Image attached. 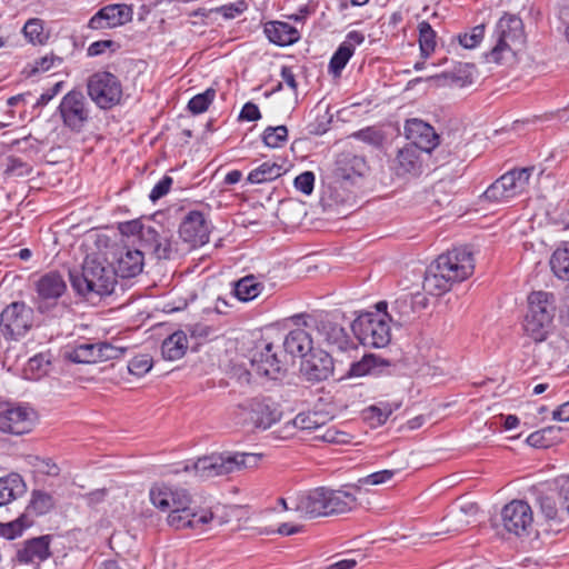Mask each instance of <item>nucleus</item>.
Returning a JSON list of instances; mask_svg holds the SVG:
<instances>
[{
	"mask_svg": "<svg viewBox=\"0 0 569 569\" xmlns=\"http://www.w3.org/2000/svg\"><path fill=\"white\" fill-rule=\"evenodd\" d=\"M31 171H32V168L28 163L22 161L20 158L12 157L9 159L7 172L19 176V177H23V176H28Z\"/></svg>",
	"mask_w": 569,
	"mask_h": 569,
	"instance_id": "obj_59",
	"label": "nucleus"
},
{
	"mask_svg": "<svg viewBox=\"0 0 569 569\" xmlns=\"http://www.w3.org/2000/svg\"><path fill=\"white\" fill-rule=\"evenodd\" d=\"M389 360L375 353H366L358 360V377L371 373H382L383 369L390 367Z\"/></svg>",
	"mask_w": 569,
	"mask_h": 569,
	"instance_id": "obj_39",
	"label": "nucleus"
},
{
	"mask_svg": "<svg viewBox=\"0 0 569 569\" xmlns=\"http://www.w3.org/2000/svg\"><path fill=\"white\" fill-rule=\"evenodd\" d=\"M288 139V129L286 126L268 127L264 129L262 140L269 148H280Z\"/></svg>",
	"mask_w": 569,
	"mask_h": 569,
	"instance_id": "obj_47",
	"label": "nucleus"
},
{
	"mask_svg": "<svg viewBox=\"0 0 569 569\" xmlns=\"http://www.w3.org/2000/svg\"><path fill=\"white\" fill-rule=\"evenodd\" d=\"M172 182H173V180L171 177L163 176L162 179L160 181H158L156 183V186L152 188V190L150 191L149 199L152 202H156L159 199H161L162 197H164L169 192V190L172 186Z\"/></svg>",
	"mask_w": 569,
	"mask_h": 569,
	"instance_id": "obj_57",
	"label": "nucleus"
},
{
	"mask_svg": "<svg viewBox=\"0 0 569 569\" xmlns=\"http://www.w3.org/2000/svg\"><path fill=\"white\" fill-rule=\"evenodd\" d=\"M358 140L371 146L375 149H381L386 140V133L380 127L371 126L358 130Z\"/></svg>",
	"mask_w": 569,
	"mask_h": 569,
	"instance_id": "obj_45",
	"label": "nucleus"
},
{
	"mask_svg": "<svg viewBox=\"0 0 569 569\" xmlns=\"http://www.w3.org/2000/svg\"><path fill=\"white\" fill-rule=\"evenodd\" d=\"M26 492V483L22 478L12 473L0 478V507L10 503Z\"/></svg>",
	"mask_w": 569,
	"mask_h": 569,
	"instance_id": "obj_31",
	"label": "nucleus"
},
{
	"mask_svg": "<svg viewBox=\"0 0 569 569\" xmlns=\"http://www.w3.org/2000/svg\"><path fill=\"white\" fill-rule=\"evenodd\" d=\"M99 362L118 359L123 356L126 348L114 346L110 342H98Z\"/></svg>",
	"mask_w": 569,
	"mask_h": 569,
	"instance_id": "obj_54",
	"label": "nucleus"
},
{
	"mask_svg": "<svg viewBox=\"0 0 569 569\" xmlns=\"http://www.w3.org/2000/svg\"><path fill=\"white\" fill-rule=\"evenodd\" d=\"M216 98V90L208 88L206 91L196 94L188 102V110L192 114H200L208 110Z\"/></svg>",
	"mask_w": 569,
	"mask_h": 569,
	"instance_id": "obj_44",
	"label": "nucleus"
},
{
	"mask_svg": "<svg viewBox=\"0 0 569 569\" xmlns=\"http://www.w3.org/2000/svg\"><path fill=\"white\" fill-rule=\"evenodd\" d=\"M34 312L23 301L9 303L0 313V332L6 340H18L32 328Z\"/></svg>",
	"mask_w": 569,
	"mask_h": 569,
	"instance_id": "obj_10",
	"label": "nucleus"
},
{
	"mask_svg": "<svg viewBox=\"0 0 569 569\" xmlns=\"http://www.w3.org/2000/svg\"><path fill=\"white\" fill-rule=\"evenodd\" d=\"M391 340L390 326L378 313L358 310V345L383 348Z\"/></svg>",
	"mask_w": 569,
	"mask_h": 569,
	"instance_id": "obj_12",
	"label": "nucleus"
},
{
	"mask_svg": "<svg viewBox=\"0 0 569 569\" xmlns=\"http://www.w3.org/2000/svg\"><path fill=\"white\" fill-rule=\"evenodd\" d=\"M405 136L411 141L409 146H416L426 153H431L439 147L440 137L435 128L421 119H408L405 123Z\"/></svg>",
	"mask_w": 569,
	"mask_h": 569,
	"instance_id": "obj_19",
	"label": "nucleus"
},
{
	"mask_svg": "<svg viewBox=\"0 0 569 569\" xmlns=\"http://www.w3.org/2000/svg\"><path fill=\"white\" fill-rule=\"evenodd\" d=\"M87 92L99 108L110 109L120 102L122 86L111 72L99 71L89 77Z\"/></svg>",
	"mask_w": 569,
	"mask_h": 569,
	"instance_id": "obj_11",
	"label": "nucleus"
},
{
	"mask_svg": "<svg viewBox=\"0 0 569 569\" xmlns=\"http://www.w3.org/2000/svg\"><path fill=\"white\" fill-rule=\"evenodd\" d=\"M248 8L246 1L240 0L234 3L224 4L216 8L213 11L220 13L226 19H233L241 14Z\"/></svg>",
	"mask_w": 569,
	"mask_h": 569,
	"instance_id": "obj_56",
	"label": "nucleus"
},
{
	"mask_svg": "<svg viewBox=\"0 0 569 569\" xmlns=\"http://www.w3.org/2000/svg\"><path fill=\"white\" fill-rule=\"evenodd\" d=\"M328 516L332 513H342L349 510L351 502L355 501L353 493L343 489H328Z\"/></svg>",
	"mask_w": 569,
	"mask_h": 569,
	"instance_id": "obj_35",
	"label": "nucleus"
},
{
	"mask_svg": "<svg viewBox=\"0 0 569 569\" xmlns=\"http://www.w3.org/2000/svg\"><path fill=\"white\" fill-rule=\"evenodd\" d=\"M395 471L392 470H381L365 477L358 478V496L362 493V487L367 485H380L388 480H390L393 476Z\"/></svg>",
	"mask_w": 569,
	"mask_h": 569,
	"instance_id": "obj_52",
	"label": "nucleus"
},
{
	"mask_svg": "<svg viewBox=\"0 0 569 569\" xmlns=\"http://www.w3.org/2000/svg\"><path fill=\"white\" fill-rule=\"evenodd\" d=\"M486 26L483 23L475 26L469 31L459 33L457 40L465 49H475L485 38Z\"/></svg>",
	"mask_w": 569,
	"mask_h": 569,
	"instance_id": "obj_46",
	"label": "nucleus"
},
{
	"mask_svg": "<svg viewBox=\"0 0 569 569\" xmlns=\"http://www.w3.org/2000/svg\"><path fill=\"white\" fill-rule=\"evenodd\" d=\"M239 118L246 121H257L261 118V113L257 104L247 102L242 107Z\"/></svg>",
	"mask_w": 569,
	"mask_h": 569,
	"instance_id": "obj_62",
	"label": "nucleus"
},
{
	"mask_svg": "<svg viewBox=\"0 0 569 569\" xmlns=\"http://www.w3.org/2000/svg\"><path fill=\"white\" fill-rule=\"evenodd\" d=\"M98 342H82L68 348L64 358L74 363L99 362Z\"/></svg>",
	"mask_w": 569,
	"mask_h": 569,
	"instance_id": "obj_32",
	"label": "nucleus"
},
{
	"mask_svg": "<svg viewBox=\"0 0 569 569\" xmlns=\"http://www.w3.org/2000/svg\"><path fill=\"white\" fill-rule=\"evenodd\" d=\"M152 368V358L149 355H139L129 361L128 370L131 375L142 377Z\"/></svg>",
	"mask_w": 569,
	"mask_h": 569,
	"instance_id": "obj_51",
	"label": "nucleus"
},
{
	"mask_svg": "<svg viewBox=\"0 0 569 569\" xmlns=\"http://www.w3.org/2000/svg\"><path fill=\"white\" fill-rule=\"evenodd\" d=\"M303 325L317 332L319 341L336 346L339 350H346L351 343L345 328L333 321L328 312L320 311L308 315Z\"/></svg>",
	"mask_w": 569,
	"mask_h": 569,
	"instance_id": "obj_13",
	"label": "nucleus"
},
{
	"mask_svg": "<svg viewBox=\"0 0 569 569\" xmlns=\"http://www.w3.org/2000/svg\"><path fill=\"white\" fill-rule=\"evenodd\" d=\"M281 174L282 166L276 162L266 161L249 173L248 181L250 183H263L272 181Z\"/></svg>",
	"mask_w": 569,
	"mask_h": 569,
	"instance_id": "obj_38",
	"label": "nucleus"
},
{
	"mask_svg": "<svg viewBox=\"0 0 569 569\" xmlns=\"http://www.w3.org/2000/svg\"><path fill=\"white\" fill-rule=\"evenodd\" d=\"M492 39L493 47L483 53L487 61L500 64L507 53L515 57L523 48L527 39L522 19L506 12L496 23Z\"/></svg>",
	"mask_w": 569,
	"mask_h": 569,
	"instance_id": "obj_6",
	"label": "nucleus"
},
{
	"mask_svg": "<svg viewBox=\"0 0 569 569\" xmlns=\"http://www.w3.org/2000/svg\"><path fill=\"white\" fill-rule=\"evenodd\" d=\"M352 54L353 46L347 42L341 43L330 59L329 72L333 77H339Z\"/></svg>",
	"mask_w": 569,
	"mask_h": 569,
	"instance_id": "obj_41",
	"label": "nucleus"
},
{
	"mask_svg": "<svg viewBox=\"0 0 569 569\" xmlns=\"http://www.w3.org/2000/svg\"><path fill=\"white\" fill-rule=\"evenodd\" d=\"M252 369L259 375L270 379H279L286 371L283 362L273 351L272 343H266L261 350L254 351L250 360Z\"/></svg>",
	"mask_w": 569,
	"mask_h": 569,
	"instance_id": "obj_22",
	"label": "nucleus"
},
{
	"mask_svg": "<svg viewBox=\"0 0 569 569\" xmlns=\"http://www.w3.org/2000/svg\"><path fill=\"white\" fill-rule=\"evenodd\" d=\"M262 290V284L254 276H246L234 283V296L243 302L253 300Z\"/></svg>",
	"mask_w": 569,
	"mask_h": 569,
	"instance_id": "obj_34",
	"label": "nucleus"
},
{
	"mask_svg": "<svg viewBox=\"0 0 569 569\" xmlns=\"http://www.w3.org/2000/svg\"><path fill=\"white\" fill-rule=\"evenodd\" d=\"M34 425V411L26 406L8 407L0 410V431L10 435H24Z\"/></svg>",
	"mask_w": 569,
	"mask_h": 569,
	"instance_id": "obj_16",
	"label": "nucleus"
},
{
	"mask_svg": "<svg viewBox=\"0 0 569 569\" xmlns=\"http://www.w3.org/2000/svg\"><path fill=\"white\" fill-rule=\"evenodd\" d=\"M64 82L59 81L54 83L50 89L46 90L36 102V107H43L49 103L62 89Z\"/></svg>",
	"mask_w": 569,
	"mask_h": 569,
	"instance_id": "obj_61",
	"label": "nucleus"
},
{
	"mask_svg": "<svg viewBox=\"0 0 569 569\" xmlns=\"http://www.w3.org/2000/svg\"><path fill=\"white\" fill-rule=\"evenodd\" d=\"M391 413L390 408L381 409L377 406H370L361 410V418L370 428H376L383 425Z\"/></svg>",
	"mask_w": 569,
	"mask_h": 569,
	"instance_id": "obj_43",
	"label": "nucleus"
},
{
	"mask_svg": "<svg viewBox=\"0 0 569 569\" xmlns=\"http://www.w3.org/2000/svg\"><path fill=\"white\" fill-rule=\"evenodd\" d=\"M313 340L305 329L291 330L284 338L283 348L286 352L292 356H299L302 359L313 351Z\"/></svg>",
	"mask_w": 569,
	"mask_h": 569,
	"instance_id": "obj_29",
	"label": "nucleus"
},
{
	"mask_svg": "<svg viewBox=\"0 0 569 569\" xmlns=\"http://www.w3.org/2000/svg\"><path fill=\"white\" fill-rule=\"evenodd\" d=\"M192 338H208L212 329L206 325L197 323L189 329Z\"/></svg>",
	"mask_w": 569,
	"mask_h": 569,
	"instance_id": "obj_63",
	"label": "nucleus"
},
{
	"mask_svg": "<svg viewBox=\"0 0 569 569\" xmlns=\"http://www.w3.org/2000/svg\"><path fill=\"white\" fill-rule=\"evenodd\" d=\"M330 199L346 204L355 198L356 153L352 150L337 154L329 177Z\"/></svg>",
	"mask_w": 569,
	"mask_h": 569,
	"instance_id": "obj_8",
	"label": "nucleus"
},
{
	"mask_svg": "<svg viewBox=\"0 0 569 569\" xmlns=\"http://www.w3.org/2000/svg\"><path fill=\"white\" fill-rule=\"evenodd\" d=\"M416 146L406 144L396 157L393 170L398 177L419 176L422 170V154Z\"/></svg>",
	"mask_w": 569,
	"mask_h": 569,
	"instance_id": "obj_24",
	"label": "nucleus"
},
{
	"mask_svg": "<svg viewBox=\"0 0 569 569\" xmlns=\"http://www.w3.org/2000/svg\"><path fill=\"white\" fill-rule=\"evenodd\" d=\"M328 497L327 488H317L299 496L295 509L309 518L328 516Z\"/></svg>",
	"mask_w": 569,
	"mask_h": 569,
	"instance_id": "obj_23",
	"label": "nucleus"
},
{
	"mask_svg": "<svg viewBox=\"0 0 569 569\" xmlns=\"http://www.w3.org/2000/svg\"><path fill=\"white\" fill-rule=\"evenodd\" d=\"M152 505L169 512L168 523L174 529L199 528L212 520L210 511L196 512L190 508L191 497L186 489L157 485L150 489Z\"/></svg>",
	"mask_w": 569,
	"mask_h": 569,
	"instance_id": "obj_2",
	"label": "nucleus"
},
{
	"mask_svg": "<svg viewBox=\"0 0 569 569\" xmlns=\"http://www.w3.org/2000/svg\"><path fill=\"white\" fill-rule=\"evenodd\" d=\"M143 256L144 252L141 249H121L117 258L114 274L118 273L122 278L136 277L143 269Z\"/></svg>",
	"mask_w": 569,
	"mask_h": 569,
	"instance_id": "obj_26",
	"label": "nucleus"
},
{
	"mask_svg": "<svg viewBox=\"0 0 569 569\" xmlns=\"http://www.w3.org/2000/svg\"><path fill=\"white\" fill-rule=\"evenodd\" d=\"M57 111L63 126L74 133L82 132L91 120L90 103L79 89H72L66 93Z\"/></svg>",
	"mask_w": 569,
	"mask_h": 569,
	"instance_id": "obj_9",
	"label": "nucleus"
},
{
	"mask_svg": "<svg viewBox=\"0 0 569 569\" xmlns=\"http://www.w3.org/2000/svg\"><path fill=\"white\" fill-rule=\"evenodd\" d=\"M132 8L127 4H108L98 10L89 20L88 27L93 30L110 29L123 26L132 20Z\"/></svg>",
	"mask_w": 569,
	"mask_h": 569,
	"instance_id": "obj_21",
	"label": "nucleus"
},
{
	"mask_svg": "<svg viewBox=\"0 0 569 569\" xmlns=\"http://www.w3.org/2000/svg\"><path fill=\"white\" fill-rule=\"evenodd\" d=\"M49 556V536H42L28 540L24 543V547L18 551L19 561L24 563L43 561Z\"/></svg>",
	"mask_w": 569,
	"mask_h": 569,
	"instance_id": "obj_30",
	"label": "nucleus"
},
{
	"mask_svg": "<svg viewBox=\"0 0 569 569\" xmlns=\"http://www.w3.org/2000/svg\"><path fill=\"white\" fill-rule=\"evenodd\" d=\"M555 312L553 293L531 292L528 296V308L522 321L525 335L535 342L545 341L551 331Z\"/></svg>",
	"mask_w": 569,
	"mask_h": 569,
	"instance_id": "obj_7",
	"label": "nucleus"
},
{
	"mask_svg": "<svg viewBox=\"0 0 569 569\" xmlns=\"http://www.w3.org/2000/svg\"><path fill=\"white\" fill-rule=\"evenodd\" d=\"M505 529L517 537L529 536L532 528L533 515L528 502L512 500L501 510Z\"/></svg>",
	"mask_w": 569,
	"mask_h": 569,
	"instance_id": "obj_14",
	"label": "nucleus"
},
{
	"mask_svg": "<svg viewBox=\"0 0 569 569\" xmlns=\"http://www.w3.org/2000/svg\"><path fill=\"white\" fill-rule=\"evenodd\" d=\"M315 180L316 176L312 171H303L302 173L296 177L293 184L297 190H299L306 196H309L313 191Z\"/></svg>",
	"mask_w": 569,
	"mask_h": 569,
	"instance_id": "obj_55",
	"label": "nucleus"
},
{
	"mask_svg": "<svg viewBox=\"0 0 569 569\" xmlns=\"http://www.w3.org/2000/svg\"><path fill=\"white\" fill-rule=\"evenodd\" d=\"M188 349V338L183 331H176L163 340L161 353L164 359L173 361L182 358Z\"/></svg>",
	"mask_w": 569,
	"mask_h": 569,
	"instance_id": "obj_33",
	"label": "nucleus"
},
{
	"mask_svg": "<svg viewBox=\"0 0 569 569\" xmlns=\"http://www.w3.org/2000/svg\"><path fill=\"white\" fill-rule=\"evenodd\" d=\"M50 366V356L46 353H39L29 360V368L31 370H38L41 373H46Z\"/></svg>",
	"mask_w": 569,
	"mask_h": 569,
	"instance_id": "obj_60",
	"label": "nucleus"
},
{
	"mask_svg": "<svg viewBox=\"0 0 569 569\" xmlns=\"http://www.w3.org/2000/svg\"><path fill=\"white\" fill-rule=\"evenodd\" d=\"M54 506L53 497L44 491L34 490L32 492L31 500L27 507L26 512L30 515L33 512L34 515H44L49 512Z\"/></svg>",
	"mask_w": 569,
	"mask_h": 569,
	"instance_id": "obj_42",
	"label": "nucleus"
},
{
	"mask_svg": "<svg viewBox=\"0 0 569 569\" xmlns=\"http://www.w3.org/2000/svg\"><path fill=\"white\" fill-rule=\"evenodd\" d=\"M412 309V303L408 297L398 298L391 306L393 323L402 326V323L407 322L410 319Z\"/></svg>",
	"mask_w": 569,
	"mask_h": 569,
	"instance_id": "obj_48",
	"label": "nucleus"
},
{
	"mask_svg": "<svg viewBox=\"0 0 569 569\" xmlns=\"http://www.w3.org/2000/svg\"><path fill=\"white\" fill-rule=\"evenodd\" d=\"M239 409L246 413L248 420L253 427L268 429L280 420L281 412L278 408L266 399L253 398L239 406Z\"/></svg>",
	"mask_w": 569,
	"mask_h": 569,
	"instance_id": "obj_17",
	"label": "nucleus"
},
{
	"mask_svg": "<svg viewBox=\"0 0 569 569\" xmlns=\"http://www.w3.org/2000/svg\"><path fill=\"white\" fill-rule=\"evenodd\" d=\"M333 369L332 357L321 349L311 351L300 363L301 376L310 382H320L328 379Z\"/></svg>",
	"mask_w": 569,
	"mask_h": 569,
	"instance_id": "obj_18",
	"label": "nucleus"
},
{
	"mask_svg": "<svg viewBox=\"0 0 569 569\" xmlns=\"http://www.w3.org/2000/svg\"><path fill=\"white\" fill-rule=\"evenodd\" d=\"M119 231L126 237H137L140 249L158 260H169L176 251L173 232L157 221L140 219L126 221L119 224Z\"/></svg>",
	"mask_w": 569,
	"mask_h": 569,
	"instance_id": "obj_3",
	"label": "nucleus"
},
{
	"mask_svg": "<svg viewBox=\"0 0 569 569\" xmlns=\"http://www.w3.org/2000/svg\"><path fill=\"white\" fill-rule=\"evenodd\" d=\"M23 34L33 44H42L46 41L43 24L40 19H29L23 27Z\"/></svg>",
	"mask_w": 569,
	"mask_h": 569,
	"instance_id": "obj_49",
	"label": "nucleus"
},
{
	"mask_svg": "<svg viewBox=\"0 0 569 569\" xmlns=\"http://www.w3.org/2000/svg\"><path fill=\"white\" fill-rule=\"evenodd\" d=\"M69 279L76 293L84 298L110 295L117 282L114 269L92 257H87L80 269L70 270Z\"/></svg>",
	"mask_w": 569,
	"mask_h": 569,
	"instance_id": "obj_4",
	"label": "nucleus"
},
{
	"mask_svg": "<svg viewBox=\"0 0 569 569\" xmlns=\"http://www.w3.org/2000/svg\"><path fill=\"white\" fill-rule=\"evenodd\" d=\"M537 502L541 513L548 521H552L557 525L569 523L568 518L560 513L562 507L553 486H549L546 490L539 491Z\"/></svg>",
	"mask_w": 569,
	"mask_h": 569,
	"instance_id": "obj_25",
	"label": "nucleus"
},
{
	"mask_svg": "<svg viewBox=\"0 0 569 569\" xmlns=\"http://www.w3.org/2000/svg\"><path fill=\"white\" fill-rule=\"evenodd\" d=\"M473 257L465 248H453L440 254L426 270L422 287L431 296H442L452 284L461 282L473 272Z\"/></svg>",
	"mask_w": 569,
	"mask_h": 569,
	"instance_id": "obj_1",
	"label": "nucleus"
},
{
	"mask_svg": "<svg viewBox=\"0 0 569 569\" xmlns=\"http://www.w3.org/2000/svg\"><path fill=\"white\" fill-rule=\"evenodd\" d=\"M556 431L555 427H547L535 431L527 437V443L535 448H548L552 445L551 435Z\"/></svg>",
	"mask_w": 569,
	"mask_h": 569,
	"instance_id": "obj_50",
	"label": "nucleus"
},
{
	"mask_svg": "<svg viewBox=\"0 0 569 569\" xmlns=\"http://www.w3.org/2000/svg\"><path fill=\"white\" fill-rule=\"evenodd\" d=\"M262 459L261 453L253 452H222L199 458L197 461L186 463V472L193 471L200 478H212L229 475L242 469L257 468Z\"/></svg>",
	"mask_w": 569,
	"mask_h": 569,
	"instance_id": "obj_5",
	"label": "nucleus"
},
{
	"mask_svg": "<svg viewBox=\"0 0 569 569\" xmlns=\"http://www.w3.org/2000/svg\"><path fill=\"white\" fill-rule=\"evenodd\" d=\"M36 291L38 295V310L46 312L67 291V282L60 272L49 271L37 280Z\"/></svg>",
	"mask_w": 569,
	"mask_h": 569,
	"instance_id": "obj_15",
	"label": "nucleus"
},
{
	"mask_svg": "<svg viewBox=\"0 0 569 569\" xmlns=\"http://www.w3.org/2000/svg\"><path fill=\"white\" fill-rule=\"evenodd\" d=\"M419 48L422 58H429L437 47V32L432 29L428 21H421L418 24Z\"/></svg>",
	"mask_w": 569,
	"mask_h": 569,
	"instance_id": "obj_36",
	"label": "nucleus"
},
{
	"mask_svg": "<svg viewBox=\"0 0 569 569\" xmlns=\"http://www.w3.org/2000/svg\"><path fill=\"white\" fill-rule=\"evenodd\" d=\"M483 199L489 202L500 203L510 200L503 184L499 179L491 183L482 194Z\"/></svg>",
	"mask_w": 569,
	"mask_h": 569,
	"instance_id": "obj_53",
	"label": "nucleus"
},
{
	"mask_svg": "<svg viewBox=\"0 0 569 569\" xmlns=\"http://www.w3.org/2000/svg\"><path fill=\"white\" fill-rule=\"evenodd\" d=\"M117 48L118 44L112 40H99L88 47L87 53L89 57H96L104 53L107 49L114 51Z\"/></svg>",
	"mask_w": 569,
	"mask_h": 569,
	"instance_id": "obj_58",
	"label": "nucleus"
},
{
	"mask_svg": "<svg viewBox=\"0 0 569 569\" xmlns=\"http://www.w3.org/2000/svg\"><path fill=\"white\" fill-rule=\"evenodd\" d=\"M264 33L270 42L286 47L300 39L299 31L287 22L269 21L264 24Z\"/></svg>",
	"mask_w": 569,
	"mask_h": 569,
	"instance_id": "obj_27",
	"label": "nucleus"
},
{
	"mask_svg": "<svg viewBox=\"0 0 569 569\" xmlns=\"http://www.w3.org/2000/svg\"><path fill=\"white\" fill-rule=\"evenodd\" d=\"M533 170L535 167L512 169L499 178L510 199L522 193L527 189Z\"/></svg>",
	"mask_w": 569,
	"mask_h": 569,
	"instance_id": "obj_28",
	"label": "nucleus"
},
{
	"mask_svg": "<svg viewBox=\"0 0 569 569\" xmlns=\"http://www.w3.org/2000/svg\"><path fill=\"white\" fill-rule=\"evenodd\" d=\"M550 267L556 277L569 281V242L552 253Z\"/></svg>",
	"mask_w": 569,
	"mask_h": 569,
	"instance_id": "obj_40",
	"label": "nucleus"
},
{
	"mask_svg": "<svg viewBox=\"0 0 569 569\" xmlns=\"http://www.w3.org/2000/svg\"><path fill=\"white\" fill-rule=\"evenodd\" d=\"M33 519L30 518L28 512H23L20 517L9 522H0V536L13 540L20 537L23 531L31 527Z\"/></svg>",
	"mask_w": 569,
	"mask_h": 569,
	"instance_id": "obj_37",
	"label": "nucleus"
},
{
	"mask_svg": "<svg viewBox=\"0 0 569 569\" xmlns=\"http://www.w3.org/2000/svg\"><path fill=\"white\" fill-rule=\"evenodd\" d=\"M179 234L184 242L192 247H200L209 242L210 226L204 214L197 210L188 212L180 223Z\"/></svg>",
	"mask_w": 569,
	"mask_h": 569,
	"instance_id": "obj_20",
	"label": "nucleus"
},
{
	"mask_svg": "<svg viewBox=\"0 0 569 569\" xmlns=\"http://www.w3.org/2000/svg\"><path fill=\"white\" fill-rule=\"evenodd\" d=\"M552 418L559 421H569V401L553 410Z\"/></svg>",
	"mask_w": 569,
	"mask_h": 569,
	"instance_id": "obj_64",
	"label": "nucleus"
}]
</instances>
